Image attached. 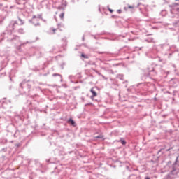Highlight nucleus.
<instances>
[{
  "label": "nucleus",
  "instance_id": "f257e3e1",
  "mask_svg": "<svg viewBox=\"0 0 179 179\" xmlns=\"http://www.w3.org/2000/svg\"><path fill=\"white\" fill-rule=\"evenodd\" d=\"M41 15H34L32 19L30 20L31 23H33L35 26L40 25V20H41Z\"/></svg>",
  "mask_w": 179,
  "mask_h": 179
},
{
  "label": "nucleus",
  "instance_id": "f03ea898",
  "mask_svg": "<svg viewBox=\"0 0 179 179\" xmlns=\"http://www.w3.org/2000/svg\"><path fill=\"white\" fill-rule=\"evenodd\" d=\"M90 92L92 94L91 99H93V97L97 96V92H96V91H94V90L93 88L91 89Z\"/></svg>",
  "mask_w": 179,
  "mask_h": 179
},
{
  "label": "nucleus",
  "instance_id": "7ed1b4c3",
  "mask_svg": "<svg viewBox=\"0 0 179 179\" xmlns=\"http://www.w3.org/2000/svg\"><path fill=\"white\" fill-rule=\"evenodd\" d=\"M68 123H69V124H71V125H73V127H75V122L73 121V120L69 119V120H68Z\"/></svg>",
  "mask_w": 179,
  "mask_h": 179
},
{
  "label": "nucleus",
  "instance_id": "20e7f679",
  "mask_svg": "<svg viewBox=\"0 0 179 179\" xmlns=\"http://www.w3.org/2000/svg\"><path fill=\"white\" fill-rule=\"evenodd\" d=\"M64 16H65V13H62L59 15L60 19H64Z\"/></svg>",
  "mask_w": 179,
  "mask_h": 179
},
{
  "label": "nucleus",
  "instance_id": "39448f33",
  "mask_svg": "<svg viewBox=\"0 0 179 179\" xmlns=\"http://www.w3.org/2000/svg\"><path fill=\"white\" fill-rule=\"evenodd\" d=\"M81 57H83V58H85V59H88L89 57H87V55H85V54H82L81 55Z\"/></svg>",
  "mask_w": 179,
  "mask_h": 179
},
{
  "label": "nucleus",
  "instance_id": "423d86ee",
  "mask_svg": "<svg viewBox=\"0 0 179 179\" xmlns=\"http://www.w3.org/2000/svg\"><path fill=\"white\" fill-rule=\"evenodd\" d=\"M120 142H121L122 145H127V142H125V141H124V140H121Z\"/></svg>",
  "mask_w": 179,
  "mask_h": 179
},
{
  "label": "nucleus",
  "instance_id": "0eeeda50",
  "mask_svg": "<svg viewBox=\"0 0 179 179\" xmlns=\"http://www.w3.org/2000/svg\"><path fill=\"white\" fill-rule=\"evenodd\" d=\"M135 7L134 6H128V9H134Z\"/></svg>",
  "mask_w": 179,
  "mask_h": 179
},
{
  "label": "nucleus",
  "instance_id": "6e6552de",
  "mask_svg": "<svg viewBox=\"0 0 179 179\" xmlns=\"http://www.w3.org/2000/svg\"><path fill=\"white\" fill-rule=\"evenodd\" d=\"M19 21L20 22V24H24V22L22 20V19L19 18Z\"/></svg>",
  "mask_w": 179,
  "mask_h": 179
},
{
  "label": "nucleus",
  "instance_id": "1a4fd4ad",
  "mask_svg": "<svg viewBox=\"0 0 179 179\" xmlns=\"http://www.w3.org/2000/svg\"><path fill=\"white\" fill-rule=\"evenodd\" d=\"M56 30L57 29H52V34H55V31H56Z\"/></svg>",
  "mask_w": 179,
  "mask_h": 179
},
{
  "label": "nucleus",
  "instance_id": "9d476101",
  "mask_svg": "<svg viewBox=\"0 0 179 179\" xmlns=\"http://www.w3.org/2000/svg\"><path fill=\"white\" fill-rule=\"evenodd\" d=\"M109 11L110 12V13H113V10L111 8H109Z\"/></svg>",
  "mask_w": 179,
  "mask_h": 179
},
{
  "label": "nucleus",
  "instance_id": "9b49d317",
  "mask_svg": "<svg viewBox=\"0 0 179 179\" xmlns=\"http://www.w3.org/2000/svg\"><path fill=\"white\" fill-rule=\"evenodd\" d=\"M121 10H117V13H121Z\"/></svg>",
  "mask_w": 179,
  "mask_h": 179
},
{
  "label": "nucleus",
  "instance_id": "f8f14e48",
  "mask_svg": "<svg viewBox=\"0 0 179 179\" xmlns=\"http://www.w3.org/2000/svg\"><path fill=\"white\" fill-rule=\"evenodd\" d=\"M96 138H101L102 137H101V136H96Z\"/></svg>",
  "mask_w": 179,
  "mask_h": 179
},
{
  "label": "nucleus",
  "instance_id": "ddd939ff",
  "mask_svg": "<svg viewBox=\"0 0 179 179\" xmlns=\"http://www.w3.org/2000/svg\"><path fill=\"white\" fill-rule=\"evenodd\" d=\"M177 12H179V8H176Z\"/></svg>",
  "mask_w": 179,
  "mask_h": 179
},
{
  "label": "nucleus",
  "instance_id": "4468645a",
  "mask_svg": "<svg viewBox=\"0 0 179 179\" xmlns=\"http://www.w3.org/2000/svg\"><path fill=\"white\" fill-rule=\"evenodd\" d=\"M145 179H150V178H149V177H145Z\"/></svg>",
  "mask_w": 179,
  "mask_h": 179
},
{
  "label": "nucleus",
  "instance_id": "2eb2a0df",
  "mask_svg": "<svg viewBox=\"0 0 179 179\" xmlns=\"http://www.w3.org/2000/svg\"><path fill=\"white\" fill-rule=\"evenodd\" d=\"M4 1H8V0H4Z\"/></svg>",
  "mask_w": 179,
  "mask_h": 179
},
{
  "label": "nucleus",
  "instance_id": "dca6fc26",
  "mask_svg": "<svg viewBox=\"0 0 179 179\" xmlns=\"http://www.w3.org/2000/svg\"><path fill=\"white\" fill-rule=\"evenodd\" d=\"M23 1H26V0H23Z\"/></svg>",
  "mask_w": 179,
  "mask_h": 179
}]
</instances>
